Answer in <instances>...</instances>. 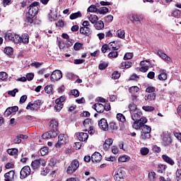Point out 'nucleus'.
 <instances>
[{"label":"nucleus","instance_id":"12","mask_svg":"<svg viewBox=\"0 0 181 181\" xmlns=\"http://www.w3.org/2000/svg\"><path fill=\"white\" fill-rule=\"evenodd\" d=\"M21 179H25V177H28L29 175H30V167L29 165L24 166L21 172Z\"/></svg>","mask_w":181,"mask_h":181},{"label":"nucleus","instance_id":"27","mask_svg":"<svg viewBox=\"0 0 181 181\" xmlns=\"http://www.w3.org/2000/svg\"><path fill=\"white\" fill-rule=\"evenodd\" d=\"M49 127H50L51 129L57 131V127H59V122H57L55 119L52 120L50 122Z\"/></svg>","mask_w":181,"mask_h":181},{"label":"nucleus","instance_id":"49","mask_svg":"<svg viewBox=\"0 0 181 181\" xmlns=\"http://www.w3.org/2000/svg\"><path fill=\"white\" fill-rule=\"evenodd\" d=\"M140 152L143 156H146V155H148L149 153V149L148 148H141L140 150Z\"/></svg>","mask_w":181,"mask_h":181},{"label":"nucleus","instance_id":"61","mask_svg":"<svg viewBox=\"0 0 181 181\" xmlns=\"http://www.w3.org/2000/svg\"><path fill=\"white\" fill-rule=\"evenodd\" d=\"M113 19H114V17L112 15H109L105 17V22H107V23L112 22Z\"/></svg>","mask_w":181,"mask_h":181},{"label":"nucleus","instance_id":"29","mask_svg":"<svg viewBox=\"0 0 181 181\" xmlns=\"http://www.w3.org/2000/svg\"><path fill=\"white\" fill-rule=\"evenodd\" d=\"M129 109L130 110V114H132V113L135 112L136 111L139 110L138 109V107H136V105H135V103H130L129 105Z\"/></svg>","mask_w":181,"mask_h":181},{"label":"nucleus","instance_id":"15","mask_svg":"<svg viewBox=\"0 0 181 181\" xmlns=\"http://www.w3.org/2000/svg\"><path fill=\"white\" fill-rule=\"evenodd\" d=\"M140 65L141 67L140 68V71L143 73H146L148 70H149V62L148 61H141L140 62Z\"/></svg>","mask_w":181,"mask_h":181},{"label":"nucleus","instance_id":"6","mask_svg":"<svg viewBox=\"0 0 181 181\" xmlns=\"http://www.w3.org/2000/svg\"><path fill=\"white\" fill-rule=\"evenodd\" d=\"M68 141H69V139L67 137V135L64 134H59L58 136V141L55 144L56 148H60L62 145H66Z\"/></svg>","mask_w":181,"mask_h":181},{"label":"nucleus","instance_id":"39","mask_svg":"<svg viewBox=\"0 0 181 181\" xmlns=\"http://www.w3.org/2000/svg\"><path fill=\"white\" fill-rule=\"evenodd\" d=\"M155 98H156V93H150L145 96L146 100H150L151 101H153Z\"/></svg>","mask_w":181,"mask_h":181},{"label":"nucleus","instance_id":"1","mask_svg":"<svg viewBox=\"0 0 181 181\" xmlns=\"http://www.w3.org/2000/svg\"><path fill=\"white\" fill-rule=\"evenodd\" d=\"M132 119L134 120V123L132 124V128L134 129H141V135L140 138L143 139V141H146V139H149L151 138V132L152 129L151 127L145 124L148 122V119H146L145 117H142V112L141 110H136L133 113H131Z\"/></svg>","mask_w":181,"mask_h":181},{"label":"nucleus","instance_id":"5","mask_svg":"<svg viewBox=\"0 0 181 181\" xmlns=\"http://www.w3.org/2000/svg\"><path fill=\"white\" fill-rule=\"evenodd\" d=\"M41 166H46V160L44 159L35 160L31 163V168L33 170L39 169Z\"/></svg>","mask_w":181,"mask_h":181},{"label":"nucleus","instance_id":"57","mask_svg":"<svg viewBox=\"0 0 181 181\" xmlns=\"http://www.w3.org/2000/svg\"><path fill=\"white\" fill-rule=\"evenodd\" d=\"M66 77L67 78H69V80H71V81H73L74 80V78L76 77V75H74L71 72H69L66 74Z\"/></svg>","mask_w":181,"mask_h":181},{"label":"nucleus","instance_id":"60","mask_svg":"<svg viewBox=\"0 0 181 181\" xmlns=\"http://www.w3.org/2000/svg\"><path fill=\"white\" fill-rule=\"evenodd\" d=\"M73 43H74V40L69 38V40H66L65 45L66 47H71Z\"/></svg>","mask_w":181,"mask_h":181},{"label":"nucleus","instance_id":"18","mask_svg":"<svg viewBox=\"0 0 181 181\" xmlns=\"http://www.w3.org/2000/svg\"><path fill=\"white\" fill-rule=\"evenodd\" d=\"M5 179L6 181H12L13 180V178L15 177V171L11 170L8 173H6L4 175Z\"/></svg>","mask_w":181,"mask_h":181},{"label":"nucleus","instance_id":"64","mask_svg":"<svg viewBox=\"0 0 181 181\" xmlns=\"http://www.w3.org/2000/svg\"><path fill=\"white\" fill-rule=\"evenodd\" d=\"M152 149H153V151H154L156 153H159V152H160V147L156 145L153 146Z\"/></svg>","mask_w":181,"mask_h":181},{"label":"nucleus","instance_id":"43","mask_svg":"<svg viewBox=\"0 0 181 181\" xmlns=\"http://www.w3.org/2000/svg\"><path fill=\"white\" fill-rule=\"evenodd\" d=\"M117 119L120 121V122H125L126 121L125 116L121 113L117 115Z\"/></svg>","mask_w":181,"mask_h":181},{"label":"nucleus","instance_id":"40","mask_svg":"<svg viewBox=\"0 0 181 181\" xmlns=\"http://www.w3.org/2000/svg\"><path fill=\"white\" fill-rule=\"evenodd\" d=\"M165 169H166V165L160 164L158 165L157 172L158 173H163Z\"/></svg>","mask_w":181,"mask_h":181},{"label":"nucleus","instance_id":"50","mask_svg":"<svg viewBox=\"0 0 181 181\" xmlns=\"http://www.w3.org/2000/svg\"><path fill=\"white\" fill-rule=\"evenodd\" d=\"M62 108H63V103H56L55 106H54V110L57 112L61 111Z\"/></svg>","mask_w":181,"mask_h":181},{"label":"nucleus","instance_id":"2","mask_svg":"<svg viewBox=\"0 0 181 181\" xmlns=\"http://www.w3.org/2000/svg\"><path fill=\"white\" fill-rule=\"evenodd\" d=\"M5 40L7 42H13L16 45L19 44L20 35L14 33H7L5 34Z\"/></svg>","mask_w":181,"mask_h":181},{"label":"nucleus","instance_id":"45","mask_svg":"<svg viewBox=\"0 0 181 181\" xmlns=\"http://www.w3.org/2000/svg\"><path fill=\"white\" fill-rule=\"evenodd\" d=\"M88 12H98V8H95V5H90L88 9H87Z\"/></svg>","mask_w":181,"mask_h":181},{"label":"nucleus","instance_id":"48","mask_svg":"<svg viewBox=\"0 0 181 181\" xmlns=\"http://www.w3.org/2000/svg\"><path fill=\"white\" fill-rule=\"evenodd\" d=\"M83 48V44L80 42H76L74 45V50H81Z\"/></svg>","mask_w":181,"mask_h":181},{"label":"nucleus","instance_id":"54","mask_svg":"<svg viewBox=\"0 0 181 181\" xmlns=\"http://www.w3.org/2000/svg\"><path fill=\"white\" fill-rule=\"evenodd\" d=\"M8 78V74L6 72H0V80H2L3 81L4 80H6Z\"/></svg>","mask_w":181,"mask_h":181},{"label":"nucleus","instance_id":"32","mask_svg":"<svg viewBox=\"0 0 181 181\" xmlns=\"http://www.w3.org/2000/svg\"><path fill=\"white\" fill-rule=\"evenodd\" d=\"M45 92L47 94H53V85H47L45 87Z\"/></svg>","mask_w":181,"mask_h":181},{"label":"nucleus","instance_id":"3","mask_svg":"<svg viewBox=\"0 0 181 181\" xmlns=\"http://www.w3.org/2000/svg\"><path fill=\"white\" fill-rule=\"evenodd\" d=\"M42 104H43L42 100H37L34 101L33 103H29L26 107V110H30V111L36 112V111L40 108V105H42Z\"/></svg>","mask_w":181,"mask_h":181},{"label":"nucleus","instance_id":"30","mask_svg":"<svg viewBox=\"0 0 181 181\" xmlns=\"http://www.w3.org/2000/svg\"><path fill=\"white\" fill-rule=\"evenodd\" d=\"M4 52L7 54V56H12V54H13V48L11 47H6Z\"/></svg>","mask_w":181,"mask_h":181},{"label":"nucleus","instance_id":"9","mask_svg":"<svg viewBox=\"0 0 181 181\" xmlns=\"http://www.w3.org/2000/svg\"><path fill=\"white\" fill-rule=\"evenodd\" d=\"M39 2L34 1L29 6L28 13L32 14V16H36L37 12H39Z\"/></svg>","mask_w":181,"mask_h":181},{"label":"nucleus","instance_id":"26","mask_svg":"<svg viewBox=\"0 0 181 181\" xmlns=\"http://www.w3.org/2000/svg\"><path fill=\"white\" fill-rule=\"evenodd\" d=\"M95 28L97 30H101L104 28V22L103 21H96L95 23Z\"/></svg>","mask_w":181,"mask_h":181},{"label":"nucleus","instance_id":"24","mask_svg":"<svg viewBox=\"0 0 181 181\" xmlns=\"http://www.w3.org/2000/svg\"><path fill=\"white\" fill-rule=\"evenodd\" d=\"M117 129H118V127L115 122H112L109 124L107 131H110V132H114V131H117Z\"/></svg>","mask_w":181,"mask_h":181},{"label":"nucleus","instance_id":"41","mask_svg":"<svg viewBox=\"0 0 181 181\" xmlns=\"http://www.w3.org/2000/svg\"><path fill=\"white\" fill-rule=\"evenodd\" d=\"M49 134V138H56L57 136V134H59L57 132V130L51 129V131L48 132Z\"/></svg>","mask_w":181,"mask_h":181},{"label":"nucleus","instance_id":"17","mask_svg":"<svg viewBox=\"0 0 181 181\" xmlns=\"http://www.w3.org/2000/svg\"><path fill=\"white\" fill-rule=\"evenodd\" d=\"M128 18L133 23H135V22H141V17L136 14L132 13L129 15Z\"/></svg>","mask_w":181,"mask_h":181},{"label":"nucleus","instance_id":"16","mask_svg":"<svg viewBox=\"0 0 181 181\" xmlns=\"http://www.w3.org/2000/svg\"><path fill=\"white\" fill-rule=\"evenodd\" d=\"M103 156L101 154L98 152H95L92 156H91V160L92 162H95V163H98V162H101Z\"/></svg>","mask_w":181,"mask_h":181},{"label":"nucleus","instance_id":"53","mask_svg":"<svg viewBox=\"0 0 181 181\" xmlns=\"http://www.w3.org/2000/svg\"><path fill=\"white\" fill-rule=\"evenodd\" d=\"M71 95H74L77 98L80 95V92L77 89H74L71 90Z\"/></svg>","mask_w":181,"mask_h":181},{"label":"nucleus","instance_id":"31","mask_svg":"<svg viewBox=\"0 0 181 181\" xmlns=\"http://www.w3.org/2000/svg\"><path fill=\"white\" fill-rule=\"evenodd\" d=\"M108 8L107 7H100V8H98V13H100V15H105L106 13H108Z\"/></svg>","mask_w":181,"mask_h":181},{"label":"nucleus","instance_id":"38","mask_svg":"<svg viewBox=\"0 0 181 181\" xmlns=\"http://www.w3.org/2000/svg\"><path fill=\"white\" fill-rule=\"evenodd\" d=\"M88 21L92 23H95L98 21V16L92 14L88 17Z\"/></svg>","mask_w":181,"mask_h":181},{"label":"nucleus","instance_id":"62","mask_svg":"<svg viewBox=\"0 0 181 181\" xmlns=\"http://www.w3.org/2000/svg\"><path fill=\"white\" fill-rule=\"evenodd\" d=\"M18 88H15L13 90H9L8 92V94L9 95H11L12 97H15V95H16V93H18Z\"/></svg>","mask_w":181,"mask_h":181},{"label":"nucleus","instance_id":"10","mask_svg":"<svg viewBox=\"0 0 181 181\" xmlns=\"http://www.w3.org/2000/svg\"><path fill=\"white\" fill-rule=\"evenodd\" d=\"M62 77L63 74H62V71L57 69L52 73L50 80L51 81H59V80H60Z\"/></svg>","mask_w":181,"mask_h":181},{"label":"nucleus","instance_id":"52","mask_svg":"<svg viewBox=\"0 0 181 181\" xmlns=\"http://www.w3.org/2000/svg\"><path fill=\"white\" fill-rule=\"evenodd\" d=\"M118 160L119 162H127V160H129V157L127 156H122L119 157Z\"/></svg>","mask_w":181,"mask_h":181},{"label":"nucleus","instance_id":"28","mask_svg":"<svg viewBox=\"0 0 181 181\" xmlns=\"http://www.w3.org/2000/svg\"><path fill=\"white\" fill-rule=\"evenodd\" d=\"M82 14L81 12L78 11L76 13H71L69 16V18L73 21L74 19H77V18H81Z\"/></svg>","mask_w":181,"mask_h":181},{"label":"nucleus","instance_id":"13","mask_svg":"<svg viewBox=\"0 0 181 181\" xmlns=\"http://www.w3.org/2000/svg\"><path fill=\"white\" fill-rule=\"evenodd\" d=\"M99 128L103 131H108V122L105 118L101 119L98 122Z\"/></svg>","mask_w":181,"mask_h":181},{"label":"nucleus","instance_id":"7","mask_svg":"<svg viewBox=\"0 0 181 181\" xmlns=\"http://www.w3.org/2000/svg\"><path fill=\"white\" fill-rule=\"evenodd\" d=\"M78 166H80V163H78V160H74L67 168L66 172L68 175H71V173H74V171L76 169H78Z\"/></svg>","mask_w":181,"mask_h":181},{"label":"nucleus","instance_id":"42","mask_svg":"<svg viewBox=\"0 0 181 181\" xmlns=\"http://www.w3.org/2000/svg\"><path fill=\"white\" fill-rule=\"evenodd\" d=\"M139 91V88L138 86H132L129 88V93L131 94H135V93H138Z\"/></svg>","mask_w":181,"mask_h":181},{"label":"nucleus","instance_id":"44","mask_svg":"<svg viewBox=\"0 0 181 181\" xmlns=\"http://www.w3.org/2000/svg\"><path fill=\"white\" fill-rule=\"evenodd\" d=\"M159 80H161L162 81H165L168 78V74L165 72H162L160 74L158 75Z\"/></svg>","mask_w":181,"mask_h":181},{"label":"nucleus","instance_id":"63","mask_svg":"<svg viewBox=\"0 0 181 181\" xmlns=\"http://www.w3.org/2000/svg\"><path fill=\"white\" fill-rule=\"evenodd\" d=\"M49 19L50 21V22H53L54 21H56V19H57V15L56 14H49Z\"/></svg>","mask_w":181,"mask_h":181},{"label":"nucleus","instance_id":"34","mask_svg":"<svg viewBox=\"0 0 181 181\" xmlns=\"http://www.w3.org/2000/svg\"><path fill=\"white\" fill-rule=\"evenodd\" d=\"M116 35L117 37H119L120 39H124L125 37V31L124 30H118L116 32Z\"/></svg>","mask_w":181,"mask_h":181},{"label":"nucleus","instance_id":"46","mask_svg":"<svg viewBox=\"0 0 181 181\" xmlns=\"http://www.w3.org/2000/svg\"><path fill=\"white\" fill-rule=\"evenodd\" d=\"M114 45H115V41L110 42L109 44V45H107L109 47H111V49H112L113 50H118V49H119V45L115 46Z\"/></svg>","mask_w":181,"mask_h":181},{"label":"nucleus","instance_id":"59","mask_svg":"<svg viewBox=\"0 0 181 181\" xmlns=\"http://www.w3.org/2000/svg\"><path fill=\"white\" fill-rule=\"evenodd\" d=\"M35 77V74H33V73H29V74H27L26 75V79L28 81H32V80H33V78Z\"/></svg>","mask_w":181,"mask_h":181},{"label":"nucleus","instance_id":"22","mask_svg":"<svg viewBox=\"0 0 181 181\" xmlns=\"http://www.w3.org/2000/svg\"><path fill=\"white\" fill-rule=\"evenodd\" d=\"M77 137L78 138L79 141L85 142V141H87V139H88V134L81 132L77 134Z\"/></svg>","mask_w":181,"mask_h":181},{"label":"nucleus","instance_id":"35","mask_svg":"<svg viewBox=\"0 0 181 181\" xmlns=\"http://www.w3.org/2000/svg\"><path fill=\"white\" fill-rule=\"evenodd\" d=\"M109 59H117L118 57V52L114 50L108 54Z\"/></svg>","mask_w":181,"mask_h":181},{"label":"nucleus","instance_id":"47","mask_svg":"<svg viewBox=\"0 0 181 181\" xmlns=\"http://www.w3.org/2000/svg\"><path fill=\"white\" fill-rule=\"evenodd\" d=\"M134 57V54L131 52H127L124 56V60H131Z\"/></svg>","mask_w":181,"mask_h":181},{"label":"nucleus","instance_id":"37","mask_svg":"<svg viewBox=\"0 0 181 181\" xmlns=\"http://www.w3.org/2000/svg\"><path fill=\"white\" fill-rule=\"evenodd\" d=\"M148 179L151 181L156 180V173L153 170H151L150 173H148Z\"/></svg>","mask_w":181,"mask_h":181},{"label":"nucleus","instance_id":"51","mask_svg":"<svg viewBox=\"0 0 181 181\" xmlns=\"http://www.w3.org/2000/svg\"><path fill=\"white\" fill-rule=\"evenodd\" d=\"M66 100V97L65 96H61L59 98L56 99L55 100V104H62V103H64Z\"/></svg>","mask_w":181,"mask_h":181},{"label":"nucleus","instance_id":"4","mask_svg":"<svg viewBox=\"0 0 181 181\" xmlns=\"http://www.w3.org/2000/svg\"><path fill=\"white\" fill-rule=\"evenodd\" d=\"M83 126L85 127V129L83 131L84 132H88L90 135H93L94 134V127L91 126V119H86L83 121Z\"/></svg>","mask_w":181,"mask_h":181},{"label":"nucleus","instance_id":"8","mask_svg":"<svg viewBox=\"0 0 181 181\" xmlns=\"http://www.w3.org/2000/svg\"><path fill=\"white\" fill-rule=\"evenodd\" d=\"M161 139L163 141V145L164 146H169L172 144V138H170V134L168 132H164L161 134Z\"/></svg>","mask_w":181,"mask_h":181},{"label":"nucleus","instance_id":"14","mask_svg":"<svg viewBox=\"0 0 181 181\" xmlns=\"http://www.w3.org/2000/svg\"><path fill=\"white\" fill-rule=\"evenodd\" d=\"M93 110H95L96 112H99L100 114H103L104 111H105V108H104V105L101 103H95L92 106Z\"/></svg>","mask_w":181,"mask_h":181},{"label":"nucleus","instance_id":"23","mask_svg":"<svg viewBox=\"0 0 181 181\" xmlns=\"http://www.w3.org/2000/svg\"><path fill=\"white\" fill-rule=\"evenodd\" d=\"M162 159L164 160V162H166V163H168V165H171V166H173L175 165V161L170 158V157L168 156V155H163Z\"/></svg>","mask_w":181,"mask_h":181},{"label":"nucleus","instance_id":"58","mask_svg":"<svg viewBox=\"0 0 181 181\" xmlns=\"http://www.w3.org/2000/svg\"><path fill=\"white\" fill-rule=\"evenodd\" d=\"M47 152H49V149L47 148V147H43L40 149V153L42 156H45V155H46Z\"/></svg>","mask_w":181,"mask_h":181},{"label":"nucleus","instance_id":"36","mask_svg":"<svg viewBox=\"0 0 181 181\" xmlns=\"http://www.w3.org/2000/svg\"><path fill=\"white\" fill-rule=\"evenodd\" d=\"M35 16H32L30 13H26V22L28 23H33V18H35Z\"/></svg>","mask_w":181,"mask_h":181},{"label":"nucleus","instance_id":"21","mask_svg":"<svg viewBox=\"0 0 181 181\" xmlns=\"http://www.w3.org/2000/svg\"><path fill=\"white\" fill-rule=\"evenodd\" d=\"M158 56L160 57L163 60H165V62H172V59L169 57L166 54L163 53L162 51H158L157 52Z\"/></svg>","mask_w":181,"mask_h":181},{"label":"nucleus","instance_id":"19","mask_svg":"<svg viewBox=\"0 0 181 181\" xmlns=\"http://www.w3.org/2000/svg\"><path fill=\"white\" fill-rule=\"evenodd\" d=\"M19 43L28 45V43H29V35H28V33H24L20 36Z\"/></svg>","mask_w":181,"mask_h":181},{"label":"nucleus","instance_id":"33","mask_svg":"<svg viewBox=\"0 0 181 181\" xmlns=\"http://www.w3.org/2000/svg\"><path fill=\"white\" fill-rule=\"evenodd\" d=\"M18 148H8L7 150V153L11 155V156H15V155H18Z\"/></svg>","mask_w":181,"mask_h":181},{"label":"nucleus","instance_id":"25","mask_svg":"<svg viewBox=\"0 0 181 181\" xmlns=\"http://www.w3.org/2000/svg\"><path fill=\"white\" fill-rule=\"evenodd\" d=\"M132 67V62L124 61L121 63L120 69H129Z\"/></svg>","mask_w":181,"mask_h":181},{"label":"nucleus","instance_id":"55","mask_svg":"<svg viewBox=\"0 0 181 181\" xmlns=\"http://www.w3.org/2000/svg\"><path fill=\"white\" fill-rule=\"evenodd\" d=\"M143 110L144 111L151 112L155 110V107H153L152 106H143Z\"/></svg>","mask_w":181,"mask_h":181},{"label":"nucleus","instance_id":"56","mask_svg":"<svg viewBox=\"0 0 181 181\" xmlns=\"http://www.w3.org/2000/svg\"><path fill=\"white\" fill-rule=\"evenodd\" d=\"M119 77H121V74L118 71H115L112 74V78L114 80H118Z\"/></svg>","mask_w":181,"mask_h":181},{"label":"nucleus","instance_id":"11","mask_svg":"<svg viewBox=\"0 0 181 181\" xmlns=\"http://www.w3.org/2000/svg\"><path fill=\"white\" fill-rule=\"evenodd\" d=\"M125 177V171L122 168H119L115 175V181H124Z\"/></svg>","mask_w":181,"mask_h":181},{"label":"nucleus","instance_id":"20","mask_svg":"<svg viewBox=\"0 0 181 181\" xmlns=\"http://www.w3.org/2000/svg\"><path fill=\"white\" fill-rule=\"evenodd\" d=\"M80 33L85 36H90L91 35V29L89 27H81L80 28Z\"/></svg>","mask_w":181,"mask_h":181}]
</instances>
